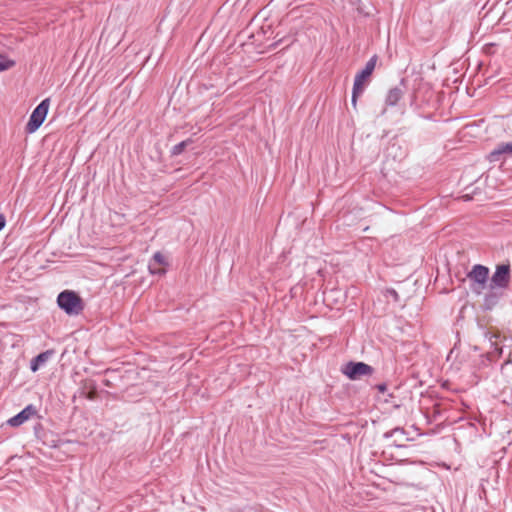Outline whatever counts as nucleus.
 I'll use <instances>...</instances> for the list:
<instances>
[{
	"label": "nucleus",
	"instance_id": "nucleus-21",
	"mask_svg": "<svg viewBox=\"0 0 512 512\" xmlns=\"http://www.w3.org/2000/svg\"><path fill=\"white\" fill-rule=\"evenodd\" d=\"M5 224H6L5 217L2 214H0V231L5 227Z\"/></svg>",
	"mask_w": 512,
	"mask_h": 512
},
{
	"label": "nucleus",
	"instance_id": "nucleus-11",
	"mask_svg": "<svg viewBox=\"0 0 512 512\" xmlns=\"http://www.w3.org/2000/svg\"><path fill=\"white\" fill-rule=\"evenodd\" d=\"M499 301V295L494 292V290H491L485 294L483 299V307L486 310H491L493 307L498 303Z\"/></svg>",
	"mask_w": 512,
	"mask_h": 512
},
{
	"label": "nucleus",
	"instance_id": "nucleus-1",
	"mask_svg": "<svg viewBox=\"0 0 512 512\" xmlns=\"http://www.w3.org/2000/svg\"><path fill=\"white\" fill-rule=\"evenodd\" d=\"M58 307L69 316L81 314L85 308L83 299L74 290L61 291L56 299Z\"/></svg>",
	"mask_w": 512,
	"mask_h": 512
},
{
	"label": "nucleus",
	"instance_id": "nucleus-4",
	"mask_svg": "<svg viewBox=\"0 0 512 512\" xmlns=\"http://www.w3.org/2000/svg\"><path fill=\"white\" fill-rule=\"evenodd\" d=\"M50 105V99H43L32 111L28 123L26 125V131L28 133H34L44 122L48 114Z\"/></svg>",
	"mask_w": 512,
	"mask_h": 512
},
{
	"label": "nucleus",
	"instance_id": "nucleus-19",
	"mask_svg": "<svg viewBox=\"0 0 512 512\" xmlns=\"http://www.w3.org/2000/svg\"><path fill=\"white\" fill-rule=\"evenodd\" d=\"M510 366H512V360H510V359H509V360L505 361V362L502 364V366H501V372H502L503 374H505V373H506V371L509 369V367H510Z\"/></svg>",
	"mask_w": 512,
	"mask_h": 512
},
{
	"label": "nucleus",
	"instance_id": "nucleus-22",
	"mask_svg": "<svg viewBox=\"0 0 512 512\" xmlns=\"http://www.w3.org/2000/svg\"><path fill=\"white\" fill-rule=\"evenodd\" d=\"M40 429H42V425L40 423H38L37 425L34 426V431L37 436H38Z\"/></svg>",
	"mask_w": 512,
	"mask_h": 512
},
{
	"label": "nucleus",
	"instance_id": "nucleus-8",
	"mask_svg": "<svg viewBox=\"0 0 512 512\" xmlns=\"http://www.w3.org/2000/svg\"><path fill=\"white\" fill-rule=\"evenodd\" d=\"M37 414V409L33 404L27 405L24 409H22L19 413L8 419V425L12 427H19L26 421H28L31 417Z\"/></svg>",
	"mask_w": 512,
	"mask_h": 512
},
{
	"label": "nucleus",
	"instance_id": "nucleus-7",
	"mask_svg": "<svg viewBox=\"0 0 512 512\" xmlns=\"http://www.w3.org/2000/svg\"><path fill=\"white\" fill-rule=\"evenodd\" d=\"M507 156H512V142L499 143L488 155L490 162H502Z\"/></svg>",
	"mask_w": 512,
	"mask_h": 512
},
{
	"label": "nucleus",
	"instance_id": "nucleus-18",
	"mask_svg": "<svg viewBox=\"0 0 512 512\" xmlns=\"http://www.w3.org/2000/svg\"><path fill=\"white\" fill-rule=\"evenodd\" d=\"M386 296L392 297L394 299V301H398V299H399V294L397 293V291L395 289H392V288L386 290Z\"/></svg>",
	"mask_w": 512,
	"mask_h": 512
},
{
	"label": "nucleus",
	"instance_id": "nucleus-13",
	"mask_svg": "<svg viewBox=\"0 0 512 512\" xmlns=\"http://www.w3.org/2000/svg\"><path fill=\"white\" fill-rule=\"evenodd\" d=\"M193 143V140L191 138H188L176 145H174L171 149V155L172 156H178L183 153L184 149L189 145Z\"/></svg>",
	"mask_w": 512,
	"mask_h": 512
},
{
	"label": "nucleus",
	"instance_id": "nucleus-16",
	"mask_svg": "<svg viewBox=\"0 0 512 512\" xmlns=\"http://www.w3.org/2000/svg\"><path fill=\"white\" fill-rule=\"evenodd\" d=\"M405 431L403 428H400V427H396L390 431H387L384 433V437L385 438H391L397 434H400V435H404Z\"/></svg>",
	"mask_w": 512,
	"mask_h": 512
},
{
	"label": "nucleus",
	"instance_id": "nucleus-9",
	"mask_svg": "<svg viewBox=\"0 0 512 512\" xmlns=\"http://www.w3.org/2000/svg\"><path fill=\"white\" fill-rule=\"evenodd\" d=\"M53 351L47 350L44 352L39 353L37 356H35L31 362H30V369L32 372H36L40 369L42 365H44L48 359L52 356Z\"/></svg>",
	"mask_w": 512,
	"mask_h": 512
},
{
	"label": "nucleus",
	"instance_id": "nucleus-20",
	"mask_svg": "<svg viewBox=\"0 0 512 512\" xmlns=\"http://www.w3.org/2000/svg\"><path fill=\"white\" fill-rule=\"evenodd\" d=\"M376 389L380 392V393H385L387 391V385L386 383H380V384H377L376 385Z\"/></svg>",
	"mask_w": 512,
	"mask_h": 512
},
{
	"label": "nucleus",
	"instance_id": "nucleus-10",
	"mask_svg": "<svg viewBox=\"0 0 512 512\" xmlns=\"http://www.w3.org/2000/svg\"><path fill=\"white\" fill-rule=\"evenodd\" d=\"M403 94H404V90L400 86L391 88L388 91L386 99H385L386 105L395 106L399 102V100L402 98Z\"/></svg>",
	"mask_w": 512,
	"mask_h": 512
},
{
	"label": "nucleus",
	"instance_id": "nucleus-23",
	"mask_svg": "<svg viewBox=\"0 0 512 512\" xmlns=\"http://www.w3.org/2000/svg\"><path fill=\"white\" fill-rule=\"evenodd\" d=\"M405 82H406V80L404 78H402L400 81V86H405Z\"/></svg>",
	"mask_w": 512,
	"mask_h": 512
},
{
	"label": "nucleus",
	"instance_id": "nucleus-17",
	"mask_svg": "<svg viewBox=\"0 0 512 512\" xmlns=\"http://www.w3.org/2000/svg\"><path fill=\"white\" fill-rule=\"evenodd\" d=\"M149 271L151 274L153 275H163L166 273V270L165 269H162V268H154L153 264L150 262L149 263Z\"/></svg>",
	"mask_w": 512,
	"mask_h": 512
},
{
	"label": "nucleus",
	"instance_id": "nucleus-12",
	"mask_svg": "<svg viewBox=\"0 0 512 512\" xmlns=\"http://www.w3.org/2000/svg\"><path fill=\"white\" fill-rule=\"evenodd\" d=\"M496 337L497 336L494 334L489 336V341H490L491 347L493 348L492 351L488 352V356L491 361L495 360L496 357H500L503 352L502 347H499L496 342L492 341V339L496 338Z\"/></svg>",
	"mask_w": 512,
	"mask_h": 512
},
{
	"label": "nucleus",
	"instance_id": "nucleus-14",
	"mask_svg": "<svg viewBox=\"0 0 512 512\" xmlns=\"http://www.w3.org/2000/svg\"><path fill=\"white\" fill-rule=\"evenodd\" d=\"M15 65V61L9 59L7 56L0 54V72L9 70Z\"/></svg>",
	"mask_w": 512,
	"mask_h": 512
},
{
	"label": "nucleus",
	"instance_id": "nucleus-6",
	"mask_svg": "<svg viewBox=\"0 0 512 512\" xmlns=\"http://www.w3.org/2000/svg\"><path fill=\"white\" fill-rule=\"evenodd\" d=\"M510 265L500 264L497 265L495 271L490 279L489 287L494 289H507L510 283Z\"/></svg>",
	"mask_w": 512,
	"mask_h": 512
},
{
	"label": "nucleus",
	"instance_id": "nucleus-3",
	"mask_svg": "<svg viewBox=\"0 0 512 512\" xmlns=\"http://www.w3.org/2000/svg\"><path fill=\"white\" fill-rule=\"evenodd\" d=\"M470 290L475 295H481L489 279V268L482 264H475L467 273Z\"/></svg>",
	"mask_w": 512,
	"mask_h": 512
},
{
	"label": "nucleus",
	"instance_id": "nucleus-15",
	"mask_svg": "<svg viewBox=\"0 0 512 512\" xmlns=\"http://www.w3.org/2000/svg\"><path fill=\"white\" fill-rule=\"evenodd\" d=\"M153 261L156 263V264H159V265H163V266H167L168 265V261L167 259L165 258V256L161 253V252H156L154 253L153 257H152Z\"/></svg>",
	"mask_w": 512,
	"mask_h": 512
},
{
	"label": "nucleus",
	"instance_id": "nucleus-5",
	"mask_svg": "<svg viewBox=\"0 0 512 512\" xmlns=\"http://www.w3.org/2000/svg\"><path fill=\"white\" fill-rule=\"evenodd\" d=\"M374 372V368L364 362H347L343 368L342 373L350 380H358L363 376H371Z\"/></svg>",
	"mask_w": 512,
	"mask_h": 512
},
{
	"label": "nucleus",
	"instance_id": "nucleus-2",
	"mask_svg": "<svg viewBox=\"0 0 512 512\" xmlns=\"http://www.w3.org/2000/svg\"><path fill=\"white\" fill-rule=\"evenodd\" d=\"M378 60L377 55H373L365 64V67L359 71L354 79L353 88H352V97L351 104L354 108H356L357 99L363 93L364 88L366 86V82L369 80L372 75L376 63Z\"/></svg>",
	"mask_w": 512,
	"mask_h": 512
}]
</instances>
